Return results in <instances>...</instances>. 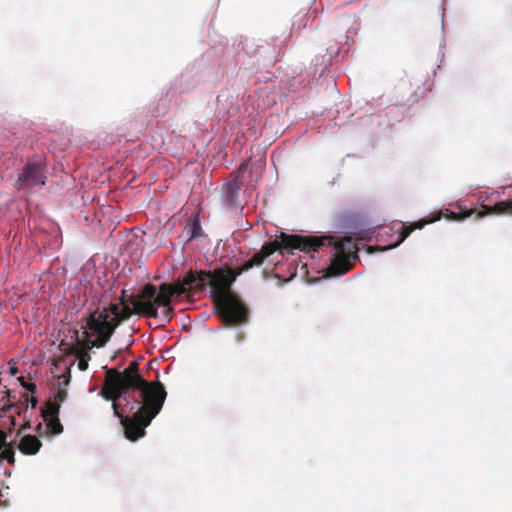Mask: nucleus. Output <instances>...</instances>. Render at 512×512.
Segmentation results:
<instances>
[{"instance_id":"obj_9","label":"nucleus","mask_w":512,"mask_h":512,"mask_svg":"<svg viewBox=\"0 0 512 512\" xmlns=\"http://www.w3.org/2000/svg\"><path fill=\"white\" fill-rule=\"evenodd\" d=\"M93 341L94 340H88L85 347H83L81 342L77 341V343L71 348V352L79 359L78 368L81 371H85L88 368V361L90 360L88 349L93 347Z\"/></svg>"},{"instance_id":"obj_2","label":"nucleus","mask_w":512,"mask_h":512,"mask_svg":"<svg viewBox=\"0 0 512 512\" xmlns=\"http://www.w3.org/2000/svg\"><path fill=\"white\" fill-rule=\"evenodd\" d=\"M167 394L164 385L159 381L149 382L140 375L138 361H132L122 372L116 368L106 370L103 387L99 394L107 401H112V408L118 413V400L123 398L128 410L136 405L134 398H145L150 395Z\"/></svg>"},{"instance_id":"obj_6","label":"nucleus","mask_w":512,"mask_h":512,"mask_svg":"<svg viewBox=\"0 0 512 512\" xmlns=\"http://www.w3.org/2000/svg\"><path fill=\"white\" fill-rule=\"evenodd\" d=\"M280 241L274 240L265 243L261 250L255 253L248 261H246L240 268L237 269L236 275H241L243 272L250 270L255 266L263 264L265 258L269 257L276 251L282 253L283 250L299 249L300 251L309 253L316 252L317 248L323 245V239L319 236H302L298 234L281 233Z\"/></svg>"},{"instance_id":"obj_8","label":"nucleus","mask_w":512,"mask_h":512,"mask_svg":"<svg viewBox=\"0 0 512 512\" xmlns=\"http://www.w3.org/2000/svg\"><path fill=\"white\" fill-rule=\"evenodd\" d=\"M45 165L41 162H27L18 174L14 183L18 191L31 189L35 186L43 187L46 184Z\"/></svg>"},{"instance_id":"obj_25","label":"nucleus","mask_w":512,"mask_h":512,"mask_svg":"<svg viewBox=\"0 0 512 512\" xmlns=\"http://www.w3.org/2000/svg\"><path fill=\"white\" fill-rule=\"evenodd\" d=\"M18 381L21 383V386L23 387V384H26L27 382L25 381V378L24 377H19L18 378Z\"/></svg>"},{"instance_id":"obj_23","label":"nucleus","mask_w":512,"mask_h":512,"mask_svg":"<svg viewBox=\"0 0 512 512\" xmlns=\"http://www.w3.org/2000/svg\"><path fill=\"white\" fill-rule=\"evenodd\" d=\"M59 380H61L64 385H68L69 384V381H70V375L69 373L68 374H62L61 376H59Z\"/></svg>"},{"instance_id":"obj_5","label":"nucleus","mask_w":512,"mask_h":512,"mask_svg":"<svg viewBox=\"0 0 512 512\" xmlns=\"http://www.w3.org/2000/svg\"><path fill=\"white\" fill-rule=\"evenodd\" d=\"M166 396L167 394L160 393L158 397L150 395L145 398H134L137 403L133 410H128L125 404L120 408L118 402V413L113 409L114 415L120 418L124 435L128 440L134 442L146 435L145 429L161 411Z\"/></svg>"},{"instance_id":"obj_17","label":"nucleus","mask_w":512,"mask_h":512,"mask_svg":"<svg viewBox=\"0 0 512 512\" xmlns=\"http://www.w3.org/2000/svg\"><path fill=\"white\" fill-rule=\"evenodd\" d=\"M332 58V53L318 54L314 57L312 62L315 67H319L324 70L331 65Z\"/></svg>"},{"instance_id":"obj_19","label":"nucleus","mask_w":512,"mask_h":512,"mask_svg":"<svg viewBox=\"0 0 512 512\" xmlns=\"http://www.w3.org/2000/svg\"><path fill=\"white\" fill-rule=\"evenodd\" d=\"M67 397V391L66 389H59L55 395V401L54 402H57V403H61L63 401H65Z\"/></svg>"},{"instance_id":"obj_24","label":"nucleus","mask_w":512,"mask_h":512,"mask_svg":"<svg viewBox=\"0 0 512 512\" xmlns=\"http://www.w3.org/2000/svg\"><path fill=\"white\" fill-rule=\"evenodd\" d=\"M18 371H19V370H18V368L15 366V362H13V365H12V366H10V374H11V375H13V376H15V375H17Z\"/></svg>"},{"instance_id":"obj_15","label":"nucleus","mask_w":512,"mask_h":512,"mask_svg":"<svg viewBox=\"0 0 512 512\" xmlns=\"http://www.w3.org/2000/svg\"><path fill=\"white\" fill-rule=\"evenodd\" d=\"M60 411V404L57 402L48 401L45 404V408L41 411V416L44 421H48V419L58 416Z\"/></svg>"},{"instance_id":"obj_21","label":"nucleus","mask_w":512,"mask_h":512,"mask_svg":"<svg viewBox=\"0 0 512 512\" xmlns=\"http://www.w3.org/2000/svg\"><path fill=\"white\" fill-rule=\"evenodd\" d=\"M7 434L0 429V451L6 446Z\"/></svg>"},{"instance_id":"obj_4","label":"nucleus","mask_w":512,"mask_h":512,"mask_svg":"<svg viewBox=\"0 0 512 512\" xmlns=\"http://www.w3.org/2000/svg\"><path fill=\"white\" fill-rule=\"evenodd\" d=\"M133 313H137L135 308H130L125 300V291H122V296L118 303H110L108 306L97 308L91 312L86 319V324L83 328L85 330L86 338L91 335H97V338L92 342V346L97 348L103 347L112 337L116 328L122 321L128 319Z\"/></svg>"},{"instance_id":"obj_18","label":"nucleus","mask_w":512,"mask_h":512,"mask_svg":"<svg viewBox=\"0 0 512 512\" xmlns=\"http://www.w3.org/2000/svg\"><path fill=\"white\" fill-rule=\"evenodd\" d=\"M47 427L50 429L51 433L54 435L61 434L63 432V426L60 423L59 417L55 416L48 419Z\"/></svg>"},{"instance_id":"obj_10","label":"nucleus","mask_w":512,"mask_h":512,"mask_svg":"<svg viewBox=\"0 0 512 512\" xmlns=\"http://www.w3.org/2000/svg\"><path fill=\"white\" fill-rule=\"evenodd\" d=\"M42 446L41 441L34 435H24L18 444L19 451L24 455H35Z\"/></svg>"},{"instance_id":"obj_11","label":"nucleus","mask_w":512,"mask_h":512,"mask_svg":"<svg viewBox=\"0 0 512 512\" xmlns=\"http://www.w3.org/2000/svg\"><path fill=\"white\" fill-rule=\"evenodd\" d=\"M240 189L236 179L223 185L222 192L225 202L229 206L237 205L238 190Z\"/></svg>"},{"instance_id":"obj_14","label":"nucleus","mask_w":512,"mask_h":512,"mask_svg":"<svg viewBox=\"0 0 512 512\" xmlns=\"http://www.w3.org/2000/svg\"><path fill=\"white\" fill-rule=\"evenodd\" d=\"M484 208L486 209L484 214L494 211L495 213H498V215H512V200L500 201L495 203L493 206H484Z\"/></svg>"},{"instance_id":"obj_13","label":"nucleus","mask_w":512,"mask_h":512,"mask_svg":"<svg viewBox=\"0 0 512 512\" xmlns=\"http://www.w3.org/2000/svg\"><path fill=\"white\" fill-rule=\"evenodd\" d=\"M484 206L485 205H482L480 210L468 209L463 213L450 212L448 219L453 220V221H461V220H464V219L472 216L475 213L477 214V218H481L483 216H486V213L484 214V212L486 211ZM490 214H496V213L494 211H490L489 213H487V215H490Z\"/></svg>"},{"instance_id":"obj_20","label":"nucleus","mask_w":512,"mask_h":512,"mask_svg":"<svg viewBox=\"0 0 512 512\" xmlns=\"http://www.w3.org/2000/svg\"><path fill=\"white\" fill-rule=\"evenodd\" d=\"M23 397L27 404L31 406V408H35L37 406L38 401L35 397H30L28 394H24Z\"/></svg>"},{"instance_id":"obj_1","label":"nucleus","mask_w":512,"mask_h":512,"mask_svg":"<svg viewBox=\"0 0 512 512\" xmlns=\"http://www.w3.org/2000/svg\"><path fill=\"white\" fill-rule=\"evenodd\" d=\"M237 269H215L188 273L186 284L196 283L201 291L209 285L220 318L226 325H237L247 321L248 311L239 297L231 291L239 275Z\"/></svg>"},{"instance_id":"obj_16","label":"nucleus","mask_w":512,"mask_h":512,"mask_svg":"<svg viewBox=\"0 0 512 512\" xmlns=\"http://www.w3.org/2000/svg\"><path fill=\"white\" fill-rule=\"evenodd\" d=\"M186 234H187V239L189 241L196 239L202 235V228H201L200 221H199L198 217L193 218V220L189 224Z\"/></svg>"},{"instance_id":"obj_22","label":"nucleus","mask_w":512,"mask_h":512,"mask_svg":"<svg viewBox=\"0 0 512 512\" xmlns=\"http://www.w3.org/2000/svg\"><path fill=\"white\" fill-rule=\"evenodd\" d=\"M23 388H25L26 390H28L31 393H35L36 389H37L36 385L34 383L23 384Z\"/></svg>"},{"instance_id":"obj_12","label":"nucleus","mask_w":512,"mask_h":512,"mask_svg":"<svg viewBox=\"0 0 512 512\" xmlns=\"http://www.w3.org/2000/svg\"><path fill=\"white\" fill-rule=\"evenodd\" d=\"M430 221H425V220H420V221H417V222H414L413 224H410V225H403L402 228H401V232L398 236V240L395 244L393 245H390L386 248H384V250L386 249H391V248H395L397 247L398 245H400L414 230L416 229H422L427 223H429Z\"/></svg>"},{"instance_id":"obj_7","label":"nucleus","mask_w":512,"mask_h":512,"mask_svg":"<svg viewBox=\"0 0 512 512\" xmlns=\"http://www.w3.org/2000/svg\"><path fill=\"white\" fill-rule=\"evenodd\" d=\"M323 239V246L332 244V237H321ZM334 245V257L330 266L327 268L329 276H341L347 273L351 267V260L357 257L358 246L351 237H344ZM322 247V245H321ZM320 246L317 248V250Z\"/></svg>"},{"instance_id":"obj_3","label":"nucleus","mask_w":512,"mask_h":512,"mask_svg":"<svg viewBox=\"0 0 512 512\" xmlns=\"http://www.w3.org/2000/svg\"><path fill=\"white\" fill-rule=\"evenodd\" d=\"M187 278L188 274L182 281L175 284L163 283L159 287V292L153 284H146L139 295H130L128 302L134 305L137 314L155 318L158 315L157 309L163 307L165 308V316H168L171 311L170 303L173 296L201 291L196 283L186 284Z\"/></svg>"}]
</instances>
